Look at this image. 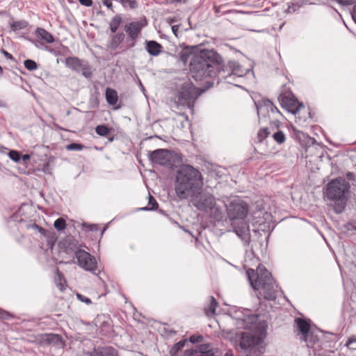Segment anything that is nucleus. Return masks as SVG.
<instances>
[{
	"mask_svg": "<svg viewBox=\"0 0 356 356\" xmlns=\"http://www.w3.org/2000/svg\"><path fill=\"white\" fill-rule=\"evenodd\" d=\"M105 96L106 102L109 105L114 106L118 101V92L114 89L107 88Z\"/></svg>",
	"mask_w": 356,
	"mask_h": 356,
	"instance_id": "nucleus-22",
	"label": "nucleus"
},
{
	"mask_svg": "<svg viewBox=\"0 0 356 356\" xmlns=\"http://www.w3.org/2000/svg\"><path fill=\"white\" fill-rule=\"evenodd\" d=\"M21 158L22 159V160L24 161H26L29 160L31 156L29 154H24L22 156H21Z\"/></svg>",
	"mask_w": 356,
	"mask_h": 356,
	"instance_id": "nucleus-50",
	"label": "nucleus"
},
{
	"mask_svg": "<svg viewBox=\"0 0 356 356\" xmlns=\"http://www.w3.org/2000/svg\"><path fill=\"white\" fill-rule=\"evenodd\" d=\"M209 211H211V215L215 220L219 221L222 218L223 211L220 207L216 206V204L209 210Z\"/></svg>",
	"mask_w": 356,
	"mask_h": 356,
	"instance_id": "nucleus-26",
	"label": "nucleus"
},
{
	"mask_svg": "<svg viewBox=\"0 0 356 356\" xmlns=\"http://www.w3.org/2000/svg\"><path fill=\"white\" fill-rule=\"evenodd\" d=\"M101 3L106 6L108 10L114 12L113 0H100Z\"/></svg>",
	"mask_w": 356,
	"mask_h": 356,
	"instance_id": "nucleus-43",
	"label": "nucleus"
},
{
	"mask_svg": "<svg viewBox=\"0 0 356 356\" xmlns=\"http://www.w3.org/2000/svg\"><path fill=\"white\" fill-rule=\"evenodd\" d=\"M3 74V69L2 67L0 66V75H1Z\"/></svg>",
	"mask_w": 356,
	"mask_h": 356,
	"instance_id": "nucleus-55",
	"label": "nucleus"
},
{
	"mask_svg": "<svg viewBox=\"0 0 356 356\" xmlns=\"http://www.w3.org/2000/svg\"><path fill=\"white\" fill-rule=\"evenodd\" d=\"M9 156L10 159L15 162H18L21 159L20 154L18 152L14 150H12L9 152Z\"/></svg>",
	"mask_w": 356,
	"mask_h": 356,
	"instance_id": "nucleus-40",
	"label": "nucleus"
},
{
	"mask_svg": "<svg viewBox=\"0 0 356 356\" xmlns=\"http://www.w3.org/2000/svg\"><path fill=\"white\" fill-rule=\"evenodd\" d=\"M65 148L68 151H81L84 148V145L79 143H72L67 145Z\"/></svg>",
	"mask_w": 356,
	"mask_h": 356,
	"instance_id": "nucleus-37",
	"label": "nucleus"
},
{
	"mask_svg": "<svg viewBox=\"0 0 356 356\" xmlns=\"http://www.w3.org/2000/svg\"><path fill=\"white\" fill-rule=\"evenodd\" d=\"M295 323L296 325L298 334L300 335L301 340L312 330L309 323L305 319L297 318L295 320Z\"/></svg>",
	"mask_w": 356,
	"mask_h": 356,
	"instance_id": "nucleus-15",
	"label": "nucleus"
},
{
	"mask_svg": "<svg viewBox=\"0 0 356 356\" xmlns=\"http://www.w3.org/2000/svg\"><path fill=\"white\" fill-rule=\"evenodd\" d=\"M6 106V105L5 102L3 100L0 99V108H3Z\"/></svg>",
	"mask_w": 356,
	"mask_h": 356,
	"instance_id": "nucleus-52",
	"label": "nucleus"
},
{
	"mask_svg": "<svg viewBox=\"0 0 356 356\" xmlns=\"http://www.w3.org/2000/svg\"><path fill=\"white\" fill-rule=\"evenodd\" d=\"M218 302L213 297L210 298V303L208 307L205 308V312L207 316H211L215 314Z\"/></svg>",
	"mask_w": 356,
	"mask_h": 356,
	"instance_id": "nucleus-28",
	"label": "nucleus"
},
{
	"mask_svg": "<svg viewBox=\"0 0 356 356\" xmlns=\"http://www.w3.org/2000/svg\"><path fill=\"white\" fill-rule=\"evenodd\" d=\"M147 25V22L145 18L140 19L137 21H134L127 23L124 26V31L128 35L127 42L131 41L129 47H133L136 44V41L140 35L143 28Z\"/></svg>",
	"mask_w": 356,
	"mask_h": 356,
	"instance_id": "nucleus-8",
	"label": "nucleus"
},
{
	"mask_svg": "<svg viewBox=\"0 0 356 356\" xmlns=\"http://www.w3.org/2000/svg\"><path fill=\"white\" fill-rule=\"evenodd\" d=\"M28 25V23L24 20L13 22L10 23V27L13 31H19L25 29Z\"/></svg>",
	"mask_w": 356,
	"mask_h": 356,
	"instance_id": "nucleus-29",
	"label": "nucleus"
},
{
	"mask_svg": "<svg viewBox=\"0 0 356 356\" xmlns=\"http://www.w3.org/2000/svg\"><path fill=\"white\" fill-rule=\"evenodd\" d=\"M203 339V337L202 336H197V335H192L191 337H190V341L192 343H198V342H200L202 341Z\"/></svg>",
	"mask_w": 356,
	"mask_h": 356,
	"instance_id": "nucleus-44",
	"label": "nucleus"
},
{
	"mask_svg": "<svg viewBox=\"0 0 356 356\" xmlns=\"http://www.w3.org/2000/svg\"><path fill=\"white\" fill-rule=\"evenodd\" d=\"M199 352L202 356H216V349L211 347L210 344H202L199 347Z\"/></svg>",
	"mask_w": 356,
	"mask_h": 356,
	"instance_id": "nucleus-23",
	"label": "nucleus"
},
{
	"mask_svg": "<svg viewBox=\"0 0 356 356\" xmlns=\"http://www.w3.org/2000/svg\"><path fill=\"white\" fill-rule=\"evenodd\" d=\"M352 18L356 24V4L353 6V11L351 13Z\"/></svg>",
	"mask_w": 356,
	"mask_h": 356,
	"instance_id": "nucleus-48",
	"label": "nucleus"
},
{
	"mask_svg": "<svg viewBox=\"0 0 356 356\" xmlns=\"http://www.w3.org/2000/svg\"><path fill=\"white\" fill-rule=\"evenodd\" d=\"M24 67L29 71L35 70L38 68L37 63L31 59L25 60L24 62Z\"/></svg>",
	"mask_w": 356,
	"mask_h": 356,
	"instance_id": "nucleus-36",
	"label": "nucleus"
},
{
	"mask_svg": "<svg viewBox=\"0 0 356 356\" xmlns=\"http://www.w3.org/2000/svg\"><path fill=\"white\" fill-rule=\"evenodd\" d=\"M3 54H4V55L8 58H9V59H13V56H12L10 54H9L8 52H7L6 51H3Z\"/></svg>",
	"mask_w": 356,
	"mask_h": 356,
	"instance_id": "nucleus-51",
	"label": "nucleus"
},
{
	"mask_svg": "<svg viewBox=\"0 0 356 356\" xmlns=\"http://www.w3.org/2000/svg\"><path fill=\"white\" fill-rule=\"evenodd\" d=\"M200 91L193 83L187 81L180 88L176 96V103L178 106H186L193 110L194 103L201 95Z\"/></svg>",
	"mask_w": 356,
	"mask_h": 356,
	"instance_id": "nucleus-7",
	"label": "nucleus"
},
{
	"mask_svg": "<svg viewBox=\"0 0 356 356\" xmlns=\"http://www.w3.org/2000/svg\"><path fill=\"white\" fill-rule=\"evenodd\" d=\"M246 275L252 289L258 291V298L263 297L268 300H273L276 298L278 286L273 280L270 273L265 267L259 265L256 272L253 269H249Z\"/></svg>",
	"mask_w": 356,
	"mask_h": 356,
	"instance_id": "nucleus-4",
	"label": "nucleus"
},
{
	"mask_svg": "<svg viewBox=\"0 0 356 356\" xmlns=\"http://www.w3.org/2000/svg\"><path fill=\"white\" fill-rule=\"evenodd\" d=\"M113 137L109 139L110 141H113Z\"/></svg>",
	"mask_w": 356,
	"mask_h": 356,
	"instance_id": "nucleus-56",
	"label": "nucleus"
},
{
	"mask_svg": "<svg viewBox=\"0 0 356 356\" xmlns=\"http://www.w3.org/2000/svg\"><path fill=\"white\" fill-rule=\"evenodd\" d=\"M227 216L236 234L245 243L250 239L249 225L243 220L248 213V205L241 200H234L227 206Z\"/></svg>",
	"mask_w": 356,
	"mask_h": 356,
	"instance_id": "nucleus-5",
	"label": "nucleus"
},
{
	"mask_svg": "<svg viewBox=\"0 0 356 356\" xmlns=\"http://www.w3.org/2000/svg\"><path fill=\"white\" fill-rule=\"evenodd\" d=\"M54 226L58 231H62L66 227L65 220L62 218H59L54 221Z\"/></svg>",
	"mask_w": 356,
	"mask_h": 356,
	"instance_id": "nucleus-35",
	"label": "nucleus"
},
{
	"mask_svg": "<svg viewBox=\"0 0 356 356\" xmlns=\"http://www.w3.org/2000/svg\"><path fill=\"white\" fill-rule=\"evenodd\" d=\"M65 65L73 71L81 73L85 77L92 74L91 69L88 63L77 57H68L65 61Z\"/></svg>",
	"mask_w": 356,
	"mask_h": 356,
	"instance_id": "nucleus-11",
	"label": "nucleus"
},
{
	"mask_svg": "<svg viewBox=\"0 0 356 356\" xmlns=\"http://www.w3.org/2000/svg\"><path fill=\"white\" fill-rule=\"evenodd\" d=\"M273 139L279 144L283 143L285 140V134L282 131H277L273 134Z\"/></svg>",
	"mask_w": 356,
	"mask_h": 356,
	"instance_id": "nucleus-33",
	"label": "nucleus"
},
{
	"mask_svg": "<svg viewBox=\"0 0 356 356\" xmlns=\"http://www.w3.org/2000/svg\"><path fill=\"white\" fill-rule=\"evenodd\" d=\"M346 346L350 349H356V337H350L346 341Z\"/></svg>",
	"mask_w": 356,
	"mask_h": 356,
	"instance_id": "nucleus-39",
	"label": "nucleus"
},
{
	"mask_svg": "<svg viewBox=\"0 0 356 356\" xmlns=\"http://www.w3.org/2000/svg\"><path fill=\"white\" fill-rule=\"evenodd\" d=\"M150 161L154 163L164 166H171L170 163L172 159V154L170 151L165 149H158L149 154Z\"/></svg>",
	"mask_w": 356,
	"mask_h": 356,
	"instance_id": "nucleus-13",
	"label": "nucleus"
},
{
	"mask_svg": "<svg viewBox=\"0 0 356 356\" xmlns=\"http://www.w3.org/2000/svg\"><path fill=\"white\" fill-rule=\"evenodd\" d=\"M122 22V19L120 15H116L111 19L109 23V28L112 33H115L117 31Z\"/></svg>",
	"mask_w": 356,
	"mask_h": 356,
	"instance_id": "nucleus-25",
	"label": "nucleus"
},
{
	"mask_svg": "<svg viewBox=\"0 0 356 356\" xmlns=\"http://www.w3.org/2000/svg\"><path fill=\"white\" fill-rule=\"evenodd\" d=\"M201 172L188 164L181 165L176 172L175 191L180 200L191 198L202 190Z\"/></svg>",
	"mask_w": 356,
	"mask_h": 356,
	"instance_id": "nucleus-3",
	"label": "nucleus"
},
{
	"mask_svg": "<svg viewBox=\"0 0 356 356\" xmlns=\"http://www.w3.org/2000/svg\"><path fill=\"white\" fill-rule=\"evenodd\" d=\"M119 2L124 8L134 10L138 8L137 0H115Z\"/></svg>",
	"mask_w": 356,
	"mask_h": 356,
	"instance_id": "nucleus-27",
	"label": "nucleus"
},
{
	"mask_svg": "<svg viewBox=\"0 0 356 356\" xmlns=\"http://www.w3.org/2000/svg\"><path fill=\"white\" fill-rule=\"evenodd\" d=\"M79 266L86 270L94 272L97 270L95 258L83 250H78L75 252Z\"/></svg>",
	"mask_w": 356,
	"mask_h": 356,
	"instance_id": "nucleus-12",
	"label": "nucleus"
},
{
	"mask_svg": "<svg viewBox=\"0 0 356 356\" xmlns=\"http://www.w3.org/2000/svg\"><path fill=\"white\" fill-rule=\"evenodd\" d=\"M46 341L52 345L62 347L63 345L62 337L56 334H48L46 336Z\"/></svg>",
	"mask_w": 356,
	"mask_h": 356,
	"instance_id": "nucleus-24",
	"label": "nucleus"
},
{
	"mask_svg": "<svg viewBox=\"0 0 356 356\" xmlns=\"http://www.w3.org/2000/svg\"><path fill=\"white\" fill-rule=\"evenodd\" d=\"M355 177V175L353 172H348L346 173V178L348 179V181H354Z\"/></svg>",
	"mask_w": 356,
	"mask_h": 356,
	"instance_id": "nucleus-47",
	"label": "nucleus"
},
{
	"mask_svg": "<svg viewBox=\"0 0 356 356\" xmlns=\"http://www.w3.org/2000/svg\"><path fill=\"white\" fill-rule=\"evenodd\" d=\"M191 202L197 209L208 212L215 204L214 197L209 193H204L202 191L191 198Z\"/></svg>",
	"mask_w": 356,
	"mask_h": 356,
	"instance_id": "nucleus-10",
	"label": "nucleus"
},
{
	"mask_svg": "<svg viewBox=\"0 0 356 356\" xmlns=\"http://www.w3.org/2000/svg\"><path fill=\"white\" fill-rule=\"evenodd\" d=\"M84 6L90 7L92 5V0H78Z\"/></svg>",
	"mask_w": 356,
	"mask_h": 356,
	"instance_id": "nucleus-45",
	"label": "nucleus"
},
{
	"mask_svg": "<svg viewBox=\"0 0 356 356\" xmlns=\"http://www.w3.org/2000/svg\"><path fill=\"white\" fill-rule=\"evenodd\" d=\"M191 56L192 58L190 62V72L196 81L215 76L219 70V65L222 63V57L213 50H203L195 55L182 51L180 58L184 63H186Z\"/></svg>",
	"mask_w": 356,
	"mask_h": 356,
	"instance_id": "nucleus-2",
	"label": "nucleus"
},
{
	"mask_svg": "<svg viewBox=\"0 0 356 356\" xmlns=\"http://www.w3.org/2000/svg\"><path fill=\"white\" fill-rule=\"evenodd\" d=\"M225 356H234L233 353L230 352H227L225 353Z\"/></svg>",
	"mask_w": 356,
	"mask_h": 356,
	"instance_id": "nucleus-54",
	"label": "nucleus"
},
{
	"mask_svg": "<svg viewBox=\"0 0 356 356\" xmlns=\"http://www.w3.org/2000/svg\"><path fill=\"white\" fill-rule=\"evenodd\" d=\"M89 356H118L116 349L111 346H106L94 349Z\"/></svg>",
	"mask_w": 356,
	"mask_h": 356,
	"instance_id": "nucleus-17",
	"label": "nucleus"
},
{
	"mask_svg": "<svg viewBox=\"0 0 356 356\" xmlns=\"http://www.w3.org/2000/svg\"><path fill=\"white\" fill-rule=\"evenodd\" d=\"M50 159L44 163L42 167V171L44 172L45 174H51L52 168L50 166Z\"/></svg>",
	"mask_w": 356,
	"mask_h": 356,
	"instance_id": "nucleus-41",
	"label": "nucleus"
},
{
	"mask_svg": "<svg viewBox=\"0 0 356 356\" xmlns=\"http://www.w3.org/2000/svg\"><path fill=\"white\" fill-rule=\"evenodd\" d=\"M319 332L315 330H312L307 336L302 339V341H305L307 344V346L309 348H314L316 350L315 346H317V348H320L319 345V339L320 337L318 335Z\"/></svg>",
	"mask_w": 356,
	"mask_h": 356,
	"instance_id": "nucleus-14",
	"label": "nucleus"
},
{
	"mask_svg": "<svg viewBox=\"0 0 356 356\" xmlns=\"http://www.w3.org/2000/svg\"><path fill=\"white\" fill-rule=\"evenodd\" d=\"M33 227H34L36 229H38V232H39L40 233H41L42 235H44V234H45L46 230H45L44 228H42V227H40V226H38V225H35V224L33 225Z\"/></svg>",
	"mask_w": 356,
	"mask_h": 356,
	"instance_id": "nucleus-46",
	"label": "nucleus"
},
{
	"mask_svg": "<svg viewBox=\"0 0 356 356\" xmlns=\"http://www.w3.org/2000/svg\"><path fill=\"white\" fill-rule=\"evenodd\" d=\"M162 49V45L154 40L146 42L145 49L151 56H159L161 52Z\"/></svg>",
	"mask_w": 356,
	"mask_h": 356,
	"instance_id": "nucleus-18",
	"label": "nucleus"
},
{
	"mask_svg": "<svg viewBox=\"0 0 356 356\" xmlns=\"http://www.w3.org/2000/svg\"><path fill=\"white\" fill-rule=\"evenodd\" d=\"M257 108V113L259 116L260 113L261 112H272L274 113H280L277 108L274 106L273 102L270 101L269 99H263L261 102H259L258 104H256Z\"/></svg>",
	"mask_w": 356,
	"mask_h": 356,
	"instance_id": "nucleus-16",
	"label": "nucleus"
},
{
	"mask_svg": "<svg viewBox=\"0 0 356 356\" xmlns=\"http://www.w3.org/2000/svg\"><path fill=\"white\" fill-rule=\"evenodd\" d=\"M158 203L156 200L151 195L149 196L148 207L140 209L143 211H152L157 209Z\"/></svg>",
	"mask_w": 356,
	"mask_h": 356,
	"instance_id": "nucleus-30",
	"label": "nucleus"
},
{
	"mask_svg": "<svg viewBox=\"0 0 356 356\" xmlns=\"http://www.w3.org/2000/svg\"><path fill=\"white\" fill-rule=\"evenodd\" d=\"M95 131L101 136H106L109 134L110 129L105 125H98L95 128Z\"/></svg>",
	"mask_w": 356,
	"mask_h": 356,
	"instance_id": "nucleus-32",
	"label": "nucleus"
},
{
	"mask_svg": "<svg viewBox=\"0 0 356 356\" xmlns=\"http://www.w3.org/2000/svg\"><path fill=\"white\" fill-rule=\"evenodd\" d=\"M35 35L41 40L47 43H53L54 42V36L43 28H37Z\"/></svg>",
	"mask_w": 356,
	"mask_h": 356,
	"instance_id": "nucleus-21",
	"label": "nucleus"
},
{
	"mask_svg": "<svg viewBox=\"0 0 356 356\" xmlns=\"http://www.w3.org/2000/svg\"><path fill=\"white\" fill-rule=\"evenodd\" d=\"M185 341L181 340L175 343L170 350L171 356H176L178 352L184 346Z\"/></svg>",
	"mask_w": 356,
	"mask_h": 356,
	"instance_id": "nucleus-31",
	"label": "nucleus"
},
{
	"mask_svg": "<svg viewBox=\"0 0 356 356\" xmlns=\"http://www.w3.org/2000/svg\"><path fill=\"white\" fill-rule=\"evenodd\" d=\"M55 282L59 289L62 291L64 289V284L65 283V280L58 270H57Z\"/></svg>",
	"mask_w": 356,
	"mask_h": 356,
	"instance_id": "nucleus-34",
	"label": "nucleus"
},
{
	"mask_svg": "<svg viewBox=\"0 0 356 356\" xmlns=\"http://www.w3.org/2000/svg\"><path fill=\"white\" fill-rule=\"evenodd\" d=\"M177 29H178V28H177L176 26H173L172 27V30L173 33H174L175 35H176V32L177 31Z\"/></svg>",
	"mask_w": 356,
	"mask_h": 356,
	"instance_id": "nucleus-53",
	"label": "nucleus"
},
{
	"mask_svg": "<svg viewBox=\"0 0 356 356\" xmlns=\"http://www.w3.org/2000/svg\"><path fill=\"white\" fill-rule=\"evenodd\" d=\"M76 298L81 302L86 303V305H90L92 303V301L90 298L80 293H76Z\"/></svg>",
	"mask_w": 356,
	"mask_h": 356,
	"instance_id": "nucleus-42",
	"label": "nucleus"
},
{
	"mask_svg": "<svg viewBox=\"0 0 356 356\" xmlns=\"http://www.w3.org/2000/svg\"><path fill=\"white\" fill-rule=\"evenodd\" d=\"M350 184L343 177L336 178L330 181L326 188V195L329 200L335 202L334 210L341 213L345 209L350 196Z\"/></svg>",
	"mask_w": 356,
	"mask_h": 356,
	"instance_id": "nucleus-6",
	"label": "nucleus"
},
{
	"mask_svg": "<svg viewBox=\"0 0 356 356\" xmlns=\"http://www.w3.org/2000/svg\"><path fill=\"white\" fill-rule=\"evenodd\" d=\"M124 37L125 35L122 32H120L111 35L110 40L108 44V47L111 50L116 49L124 40Z\"/></svg>",
	"mask_w": 356,
	"mask_h": 356,
	"instance_id": "nucleus-19",
	"label": "nucleus"
},
{
	"mask_svg": "<svg viewBox=\"0 0 356 356\" xmlns=\"http://www.w3.org/2000/svg\"><path fill=\"white\" fill-rule=\"evenodd\" d=\"M278 99L283 108L286 109L289 112L293 114H296L299 111L300 108L303 107V104L300 103L289 90L282 92Z\"/></svg>",
	"mask_w": 356,
	"mask_h": 356,
	"instance_id": "nucleus-9",
	"label": "nucleus"
},
{
	"mask_svg": "<svg viewBox=\"0 0 356 356\" xmlns=\"http://www.w3.org/2000/svg\"><path fill=\"white\" fill-rule=\"evenodd\" d=\"M8 316V314L6 312L2 311L0 309V318H7Z\"/></svg>",
	"mask_w": 356,
	"mask_h": 356,
	"instance_id": "nucleus-49",
	"label": "nucleus"
},
{
	"mask_svg": "<svg viewBox=\"0 0 356 356\" xmlns=\"http://www.w3.org/2000/svg\"><path fill=\"white\" fill-rule=\"evenodd\" d=\"M228 66L234 74L240 77L245 76L248 72V70L243 69L242 66L235 60L229 61Z\"/></svg>",
	"mask_w": 356,
	"mask_h": 356,
	"instance_id": "nucleus-20",
	"label": "nucleus"
},
{
	"mask_svg": "<svg viewBox=\"0 0 356 356\" xmlns=\"http://www.w3.org/2000/svg\"><path fill=\"white\" fill-rule=\"evenodd\" d=\"M236 325L239 329L250 330L253 334L240 332L236 334L238 343L236 348L245 356H259L262 354L261 345L267 335L268 325L259 315L246 310L236 320Z\"/></svg>",
	"mask_w": 356,
	"mask_h": 356,
	"instance_id": "nucleus-1",
	"label": "nucleus"
},
{
	"mask_svg": "<svg viewBox=\"0 0 356 356\" xmlns=\"http://www.w3.org/2000/svg\"><path fill=\"white\" fill-rule=\"evenodd\" d=\"M270 134L269 129L268 128H264L257 134L258 140L259 142H261L263 140H264L266 138L268 137V136Z\"/></svg>",
	"mask_w": 356,
	"mask_h": 356,
	"instance_id": "nucleus-38",
	"label": "nucleus"
}]
</instances>
